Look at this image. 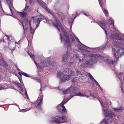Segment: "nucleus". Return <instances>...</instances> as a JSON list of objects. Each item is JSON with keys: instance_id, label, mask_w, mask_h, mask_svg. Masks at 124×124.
<instances>
[{"instance_id": "1", "label": "nucleus", "mask_w": 124, "mask_h": 124, "mask_svg": "<svg viewBox=\"0 0 124 124\" xmlns=\"http://www.w3.org/2000/svg\"><path fill=\"white\" fill-rule=\"evenodd\" d=\"M74 72L70 69H66L63 73L59 71L57 73L56 75L62 82H65L69 80L70 77L74 75Z\"/></svg>"}, {"instance_id": "2", "label": "nucleus", "mask_w": 124, "mask_h": 124, "mask_svg": "<svg viewBox=\"0 0 124 124\" xmlns=\"http://www.w3.org/2000/svg\"><path fill=\"white\" fill-rule=\"evenodd\" d=\"M56 117L54 118L53 121L55 122L57 124L68 122V120L67 119L68 117L66 116H63L61 117L56 116Z\"/></svg>"}, {"instance_id": "3", "label": "nucleus", "mask_w": 124, "mask_h": 124, "mask_svg": "<svg viewBox=\"0 0 124 124\" xmlns=\"http://www.w3.org/2000/svg\"><path fill=\"white\" fill-rule=\"evenodd\" d=\"M50 13L53 16V18L50 20L53 23L54 26L55 27L60 31V29L58 27V26H60V25L61 24L60 22L57 20V18L53 13V11H52Z\"/></svg>"}, {"instance_id": "4", "label": "nucleus", "mask_w": 124, "mask_h": 124, "mask_svg": "<svg viewBox=\"0 0 124 124\" xmlns=\"http://www.w3.org/2000/svg\"><path fill=\"white\" fill-rule=\"evenodd\" d=\"M64 35L65 38L64 40L65 43L64 45L66 46L67 48H68L70 45V42L74 41L75 39L72 36H69L66 32L64 33Z\"/></svg>"}, {"instance_id": "5", "label": "nucleus", "mask_w": 124, "mask_h": 124, "mask_svg": "<svg viewBox=\"0 0 124 124\" xmlns=\"http://www.w3.org/2000/svg\"><path fill=\"white\" fill-rule=\"evenodd\" d=\"M39 100L37 99L35 103H31V105H35L36 108L38 110H40L41 109V104H43V95H40L39 97Z\"/></svg>"}, {"instance_id": "6", "label": "nucleus", "mask_w": 124, "mask_h": 124, "mask_svg": "<svg viewBox=\"0 0 124 124\" xmlns=\"http://www.w3.org/2000/svg\"><path fill=\"white\" fill-rule=\"evenodd\" d=\"M113 51L114 52V56L116 58V61L118 60L119 56L124 55V49L123 48H120L117 51H115V50Z\"/></svg>"}, {"instance_id": "7", "label": "nucleus", "mask_w": 124, "mask_h": 124, "mask_svg": "<svg viewBox=\"0 0 124 124\" xmlns=\"http://www.w3.org/2000/svg\"><path fill=\"white\" fill-rule=\"evenodd\" d=\"M90 61L91 62H96L100 59H102L103 57L99 54H91L90 55Z\"/></svg>"}, {"instance_id": "8", "label": "nucleus", "mask_w": 124, "mask_h": 124, "mask_svg": "<svg viewBox=\"0 0 124 124\" xmlns=\"http://www.w3.org/2000/svg\"><path fill=\"white\" fill-rule=\"evenodd\" d=\"M57 108L58 111L60 113L63 114H66L67 113V110L64 106L58 105L57 106Z\"/></svg>"}, {"instance_id": "9", "label": "nucleus", "mask_w": 124, "mask_h": 124, "mask_svg": "<svg viewBox=\"0 0 124 124\" xmlns=\"http://www.w3.org/2000/svg\"><path fill=\"white\" fill-rule=\"evenodd\" d=\"M104 112L106 113V117L107 118H109L110 119H111L114 116V114L112 112L106 110H104Z\"/></svg>"}, {"instance_id": "10", "label": "nucleus", "mask_w": 124, "mask_h": 124, "mask_svg": "<svg viewBox=\"0 0 124 124\" xmlns=\"http://www.w3.org/2000/svg\"><path fill=\"white\" fill-rule=\"evenodd\" d=\"M105 20H103L101 21H99L98 23H99V24L97 22H96L106 32V27Z\"/></svg>"}, {"instance_id": "11", "label": "nucleus", "mask_w": 124, "mask_h": 124, "mask_svg": "<svg viewBox=\"0 0 124 124\" xmlns=\"http://www.w3.org/2000/svg\"><path fill=\"white\" fill-rule=\"evenodd\" d=\"M111 37L112 39H115L120 40H123L122 37L120 36L118 33H116L115 34H112L111 35Z\"/></svg>"}, {"instance_id": "12", "label": "nucleus", "mask_w": 124, "mask_h": 124, "mask_svg": "<svg viewBox=\"0 0 124 124\" xmlns=\"http://www.w3.org/2000/svg\"><path fill=\"white\" fill-rule=\"evenodd\" d=\"M112 122V120L109 118H106L104 119L101 122V124H110Z\"/></svg>"}, {"instance_id": "13", "label": "nucleus", "mask_w": 124, "mask_h": 124, "mask_svg": "<svg viewBox=\"0 0 124 124\" xmlns=\"http://www.w3.org/2000/svg\"><path fill=\"white\" fill-rule=\"evenodd\" d=\"M17 13L19 14L21 17L23 18H25L26 16L27 15V12L25 11H23L22 12H17Z\"/></svg>"}, {"instance_id": "14", "label": "nucleus", "mask_w": 124, "mask_h": 124, "mask_svg": "<svg viewBox=\"0 0 124 124\" xmlns=\"http://www.w3.org/2000/svg\"><path fill=\"white\" fill-rule=\"evenodd\" d=\"M112 109L116 112H121L122 110H124V108L122 106H121L118 108H113Z\"/></svg>"}, {"instance_id": "15", "label": "nucleus", "mask_w": 124, "mask_h": 124, "mask_svg": "<svg viewBox=\"0 0 124 124\" xmlns=\"http://www.w3.org/2000/svg\"><path fill=\"white\" fill-rule=\"evenodd\" d=\"M72 89L73 88L71 87H70L68 89L63 91V93L64 94H68L69 93Z\"/></svg>"}, {"instance_id": "16", "label": "nucleus", "mask_w": 124, "mask_h": 124, "mask_svg": "<svg viewBox=\"0 0 124 124\" xmlns=\"http://www.w3.org/2000/svg\"><path fill=\"white\" fill-rule=\"evenodd\" d=\"M81 65L83 66L84 65H85V66H84V67H86L88 66V65H92V63H91L90 61H86L83 64H81Z\"/></svg>"}, {"instance_id": "17", "label": "nucleus", "mask_w": 124, "mask_h": 124, "mask_svg": "<svg viewBox=\"0 0 124 124\" xmlns=\"http://www.w3.org/2000/svg\"><path fill=\"white\" fill-rule=\"evenodd\" d=\"M68 53L67 52L65 54V55H63V59H62V61L63 62H65L67 60V57H68Z\"/></svg>"}, {"instance_id": "18", "label": "nucleus", "mask_w": 124, "mask_h": 124, "mask_svg": "<svg viewBox=\"0 0 124 124\" xmlns=\"http://www.w3.org/2000/svg\"><path fill=\"white\" fill-rule=\"evenodd\" d=\"M39 5L43 8L45 9L47 7L46 4L45 3L39 1Z\"/></svg>"}, {"instance_id": "19", "label": "nucleus", "mask_w": 124, "mask_h": 124, "mask_svg": "<svg viewBox=\"0 0 124 124\" xmlns=\"http://www.w3.org/2000/svg\"><path fill=\"white\" fill-rule=\"evenodd\" d=\"M18 74L20 75L21 78H22V75H23V76H25L26 77H30V76L28 75L26 73L23 72L22 73L21 72H19L18 73Z\"/></svg>"}, {"instance_id": "20", "label": "nucleus", "mask_w": 124, "mask_h": 124, "mask_svg": "<svg viewBox=\"0 0 124 124\" xmlns=\"http://www.w3.org/2000/svg\"><path fill=\"white\" fill-rule=\"evenodd\" d=\"M76 96H85L87 98H88L90 97L89 96H87L86 95L82 94L81 93L79 92L78 93H77L75 95Z\"/></svg>"}, {"instance_id": "21", "label": "nucleus", "mask_w": 124, "mask_h": 124, "mask_svg": "<svg viewBox=\"0 0 124 124\" xmlns=\"http://www.w3.org/2000/svg\"><path fill=\"white\" fill-rule=\"evenodd\" d=\"M44 64V62H41L40 63V64H39L38 65V67L40 69H43L44 67L47 66L45 65L44 66L43 65Z\"/></svg>"}, {"instance_id": "22", "label": "nucleus", "mask_w": 124, "mask_h": 124, "mask_svg": "<svg viewBox=\"0 0 124 124\" xmlns=\"http://www.w3.org/2000/svg\"><path fill=\"white\" fill-rule=\"evenodd\" d=\"M103 12L106 16H108V10L105 8H104L103 10Z\"/></svg>"}, {"instance_id": "23", "label": "nucleus", "mask_w": 124, "mask_h": 124, "mask_svg": "<svg viewBox=\"0 0 124 124\" xmlns=\"http://www.w3.org/2000/svg\"><path fill=\"white\" fill-rule=\"evenodd\" d=\"M105 0L104 1L101 2V0H98L99 4L101 6L102 4H106V0Z\"/></svg>"}, {"instance_id": "24", "label": "nucleus", "mask_w": 124, "mask_h": 124, "mask_svg": "<svg viewBox=\"0 0 124 124\" xmlns=\"http://www.w3.org/2000/svg\"><path fill=\"white\" fill-rule=\"evenodd\" d=\"M3 66L7 70L9 69V68H10V66L6 63H4L3 64Z\"/></svg>"}, {"instance_id": "25", "label": "nucleus", "mask_w": 124, "mask_h": 124, "mask_svg": "<svg viewBox=\"0 0 124 124\" xmlns=\"http://www.w3.org/2000/svg\"><path fill=\"white\" fill-rule=\"evenodd\" d=\"M109 21H111V24L112 25V26H113V28H114V21L113 19L111 18H110L109 20Z\"/></svg>"}, {"instance_id": "26", "label": "nucleus", "mask_w": 124, "mask_h": 124, "mask_svg": "<svg viewBox=\"0 0 124 124\" xmlns=\"http://www.w3.org/2000/svg\"><path fill=\"white\" fill-rule=\"evenodd\" d=\"M69 100H66L65 101H63L59 105H62V106H64V104L66 103Z\"/></svg>"}, {"instance_id": "27", "label": "nucleus", "mask_w": 124, "mask_h": 124, "mask_svg": "<svg viewBox=\"0 0 124 124\" xmlns=\"http://www.w3.org/2000/svg\"><path fill=\"white\" fill-rule=\"evenodd\" d=\"M41 21V20H39V19L38 18V19H35L34 20V22L35 23H40V22Z\"/></svg>"}, {"instance_id": "28", "label": "nucleus", "mask_w": 124, "mask_h": 124, "mask_svg": "<svg viewBox=\"0 0 124 124\" xmlns=\"http://www.w3.org/2000/svg\"><path fill=\"white\" fill-rule=\"evenodd\" d=\"M86 92L87 93H88L90 95V96H91L92 97H93L94 98H95L96 97L95 96H94L93 94H91L90 93V92L89 90H87Z\"/></svg>"}, {"instance_id": "29", "label": "nucleus", "mask_w": 124, "mask_h": 124, "mask_svg": "<svg viewBox=\"0 0 124 124\" xmlns=\"http://www.w3.org/2000/svg\"><path fill=\"white\" fill-rule=\"evenodd\" d=\"M108 61L109 62V64H114L115 62V61H113L112 60H108Z\"/></svg>"}, {"instance_id": "30", "label": "nucleus", "mask_w": 124, "mask_h": 124, "mask_svg": "<svg viewBox=\"0 0 124 124\" xmlns=\"http://www.w3.org/2000/svg\"><path fill=\"white\" fill-rule=\"evenodd\" d=\"M38 18L39 19V20H41L42 21L45 19V17L44 16H42L41 18Z\"/></svg>"}, {"instance_id": "31", "label": "nucleus", "mask_w": 124, "mask_h": 124, "mask_svg": "<svg viewBox=\"0 0 124 124\" xmlns=\"http://www.w3.org/2000/svg\"><path fill=\"white\" fill-rule=\"evenodd\" d=\"M46 10H47V11L48 12V13H50L52 11L51 10H50V9H49L48 8H47V7H46V8L45 9Z\"/></svg>"}, {"instance_id": "32", "label": "nucleus", "mask_w": 124, "mask_h": 124, "mask_svg": "<svg viewBox=\"0 0 124 124\" xmlns=\"http://www.w3.org/2000/svg\"><path fill=\"white\" fill-rule=\"evenodd\" d=\"M94 81V83L99 86L100 88L101 87L99 85V84L97 82L95 79L93 80Z\"/></svg>"}, {"instance_id": "33", "label": "nucleus", "mask_w": 124, "mask_h": 124, "mask_svg": "<svg viewBox=\"0 0 124 124\" xmlns=\"http://www.w3.org/2000/svg\"><path fill=\"white\" fill-rule=\"evenodd\" d=\"M30 28V31H31V33L32 34L35 31V30H34V29H32L31 27V28Z\"/></svg>"}, {"instance_id": "34", "label": "nucleus", "mask_w": 124, "mask_h": 124, "mask_svg": "<svg viewBox=\"0 0 124 124\" xmlns=\"http://www.w3.org/2000/svg\"><path fill=\"white\" fill-rule=\"evenodd\" d=\"M29 6H27L26 5V6L24 9L23 10H24V11L26 10H27L29 8Z\"/></svg>"}, {"instance_id": "35", "label": "nucleus", "mask_w": 124, "mask_h": 124, "mask_svg": "<svg viewBox=\"0 0 124 124\" xmlns=\"http://www.w3.org/2000/svg\"><path fill=\"white\" fill-rule=\"evenodd\" d=\"M89 78L91 79H92L93 81L95 79L93 78L92 75L90 74H89Z\"/></svg>"}, {"instance_id": "36", "label": "nucleus", "mask_w": 124, "mask_h": 124, "mask_svg": "<svg viewBox=\"0 0 124 124\" xmlns=\"http://www.w3.org/2000/svg\"><path fill=\"white\" fill-rule=\"evenodd\" d=\"M83 13L86 16H89V14L88 12H87L85 13V12H83Z\"/></svg>"}, {"instance_id": "37", "label": "nucleus", "mask_w": 124, "mask_h": 124, "mask_svg": "<svg viewBox=\"0 0 124 124\" xmlns=\"http://www.w3.org/2000/svg\"><path fill=\"white\" fill-rule=\"evenodd\" d=\"M77 72V75H78L79 74H81V72L80 71H79L78 70H77L76 71Z\"/></svg>"}, {"instance_id": "38", "label": "nucleus", "mask_w": 124, "mask_h": 124, "mask_svg": "<svg viewBox=\"0 0 124 124\" xmlns=\"http://www.w3.org/2000/svg\"><path fill=\"white\" fill-rule=\"evenodd\" d=\"M27 110L26 109H22L21 110L20 112H24L27 111Z\"/></svg>"}, {"instance_id": "39", "label": "nucleus", "mask_w": 124, "mask_h": 124, "mask_svg": "<svg viewBox=\"0 0 124 124\" xmlns=\"http://www.w3.org/2000/svg\"><path fill=\"white\" fill-rule=\"evenodd\" d=\"M34 1L33 0H29V3L30 4L33 3Z\"/></svg>"}, {"instance_id": "40", "label": "nucleus", "mask_w": 124, "mask_h": 124, "mask_svg": "<svg viewBox=\"0 0 124 124\" xmlns=\"http://www.w3.org/2000/svg\"><path fill=\"white\" fill-rule=\"evenodd\" d=\"M15 83L18 86L20 85V84L18 82H16Z\"/></svg>"}, {"instance_id": "41", "label": "nucleus", "mask_w": 124, "mask_h": 124, "mask_svg": "<svg viewBox=\"0 0 124 124\" xmlns=\"http://www.w3.org/2000/svg\"><path fill=\"white\" fill-rule=\"evenodd\" d=\"M20 22H21V23H22V26H23V30H24V31H25V29H24V26L23 25V23H22V22L21 21H20Z\"/></svg>"}, {"instance_id": "42", "label": "nucleus", "mask_w": 124, "mask_h": 124, "mask_svg": "<svg viewBox=\"0 0 124 124\" xmlns=\"http://www.w3.org/2000/svg\"><path fill=\"white\" fill-rule=\"evenodd\" d=\"M31 20H30V21H29V26H30V27L31 28Z\"/></svg>"}, {"instance_id": "43", "label": "nucleus", "mask_w": 124, "mask_h": 124, "mask_svg": "<svg viewBox=\"0 0 124 124\" xmlns=\"http://www.w3.org/2000/svg\"><path fill=\"white\" fill-rule=\"evenodd\" d=\"M75 39L76 40H78V42L80 43H81V44H82V43H81L80 42V41H79V40L78 39V38L77 37H75Z\"/></svg>"}, {"instance_id": "44", "label": "nucleus", "mask_w": 124, "mask_h": 124, "mask_svg": "<svg viewBox=\"0 0 124 124\" xmlns=\"http://www.w3.org/2000/svg\"><path fill=\"white\" fill-rule=\"evenodd\" d=\"M60 39L61 40V41L62 42V36L61 35V34H60Z\"/></svg>"}, {"instance_id": "45", "label": "nucleus", "mask_w": 124, "mask_h": 124, "mask_svg": "<svg viewBox=\"0 0 124 124\" xmlns=\"http://www.w3.org/2000/svg\"><path fill=\"white\" fill-rule=\"evenodd\" d=\"M40 24V23H38L36 25V28H37L39 26V24Z\"/></svg>"}, {"instance_id": "46", "label": "nucleus", "mask_w": 124, "mask_h": 124, "mask_svg": "<svg viewBox=\"0 0 124 124\" xmlns=\"http://www.w3.org/2000/svg\"><path fill=\"white\" fill-rule=\"evenodd\" d=\"M3 89H4V88L3 87H0V90H3Z\"/></svg>"}, {"instance_id": "47", "label": "nucleus", "mask_w": 124, "mask_h": 124, "mask_svg": "<svg viewBox=\"0 0 124 124\" xmlns=\"http://www.w3.org/2000/svg\"><path fill=\"white\" fill-rule=\"evenodd\" d=\"M34 56L33 55H32V56H31V57L32 58H34Z\"/></svg>"}, {"instance_id": "48", "label": "nucleus", "mask_w": 124, "mask_h": 124, "mask_svg": "<svg viewBox=\"0 0 124 124\" xmlns=\"http://www.w3.org/2000/svg\"><path fill=\"white\" fill-rule=\"evenodd\" d=\"M122 86H121V91L122 92H123V90L122 89Z\"/></svg>"}, {"instance_id": "49", "label": "nucleus", "mask_w": 124, "mask_h": 124, "mask_svg": "<svg viewBox=\"0 0 124 124\" xmlns=\"http://www.w3.org/2000/svg\"><path fill=\"white\" fill-rule=\"evenodd\" d=\"M7 40H9V36H8V37H7Z\"/></svg>"}, {"instance_id": "50", "label": "nucleus", "mask_w": 124, "mask_h": 124, "mask_svg": "<svg viewBox=\"0 0 124 124\" xmlns=\"http://www.w3.org/2000/svg\"><path fill=\"white\" fill-rule=\"evenodd\" d=\"M39 91H40H40H42V87H41L40 89V90H39Z\"/></svg>"}, {"instance_id": "51", "label": "nucleus", "mask_w": 124, "mask_h": 124, "mask_svg": "<svg viewBox=\"0 0 124 124\" xmlns=\"http://www.w3.org/2000/svg\"><path fill=\"white\" fill-rule=\"evenodd\" d=\"M9 8H10V10L11 11V12L12 11V10L10 7H9Z\"/></svg>"}, {"instance_id": "52", "label": "nucleus", "mask_w": 124, "mask_h": 124, "mask_svg": "<svg viewBox=\"0 0 124 124\" xmlns=\"http://www.w3.org/2000/svg\"><path fill=\"white\" fill-rule=\"evenodd\" d=\"M16 68H17V70H18V71H20V69L18 68L17 67H16Z\"/></svg>"}, {"instance_id": "53", "label": "nucleus", "mask_w": 124, "mask_h": 124, "mask_svg": "<svg viewBox=\"0 0 124 124\" xmlns=\"http://www.w3.org/2000/svg\"><path fill=\"white\" fill-rule=\"evenodd\" d=\"M72 82H75V81H74V79H72Z\"/></svg>"}, {"instance_id": "54", "label": "nucleus", "mask_w": 124, "mask_h": 124, "mask_svg": "<svg viewBox=\"0 0 124 124\" xmlns=\"http://www.w3.org/2000/svg\"><path fill=\"white\" fill-rule=\"evenodd\" d=\"M28 53V54H29V55L30 56V57H31V56H32V55L31 54H29V53Z\"/></svg>"}, {"instance_id": "55", "label": "nucleus", "mask_w": 124, "mask_h": 124, "mask_svg": "<svg viewBox=\"0 0 124 124\" xmlns=\"http://www.w3.org/2000/svg\"><path fill=\"white\" fill-rule=\"evenodd\" d=\"M34 62L36 65H37V63L35 61H34Z\"/></svg>"}, {"instance_id": "56", "label": "nucleus", "mask_w": 124, "mask_h": 124, "mask_svg": "<svg viewBox=\"0 0 124 124\" xmlns=\"http://www.w3.org/2000/svg\"><path fill=\"white\" fill-rule=\"evenodd\" d=\"M5 36H6L7 37H8V36H9L8 35H6Z\"/></svg>"}, {"instance_id": "57", "label": "nucleus", "mask_w": 124, "mask_h": 124, "mask_svg": "<svg viewBox=\"0 0 124 124\" xmlns=\"http://www.w3.org/2000/svg\"><path fill=\"white\" fill-rule=\"evenodd\" d=\"M74 96V95H71V97L70 98H72V97H73V96Z\"/></svg>"}, {"instance_id": "58", "label": "nucleus", "mask_w": 124, "mask_h": 124, "mask_svg": "<svg viewBox=\"0 0 124 124\" xmlns=\"http://www.w3.org/2000/svg\"><path fill=\"white\" fill-rule=\"evenodd\" d=\"M76 17H77V16H75L74 17V19H75V18H76Z\"/></svg>"}, {"instance_id": "59", "label": "nucleus", "mask_w": 124, "mask_h": 124, "mask_svg": "<svg viewBox=\"0 0 124 124\" xmlns=\"http://www.w3.org/2000/svg\"><path fill=\"white\" fill-rule=\"evenodd\" d=\"M19 80H20V82H21V80L19 78Z\"/></svg>"}, {"instance_id": "60", "label": "nucleus", "mask_w": 124, "mask_h": 124, "mask_svg": "<svg viewBox=\"0 0 124 124\" xmlns=\"http://www.w3.org/2000/svg\"><path fill=\"white\" fill-rule=\"evenodd\" d=\"M6 1H9L10 0H6Z\"/></svg>"}, {"instance_id": "61", "label": "nucleus", "mask_w": 124, "mask_h": 124, "mask_svg": "<svg viewBox=\"0 0 124 124\" xmlns=\"http://www.w3.org/2000/svg\"><path fill=\"white\" fill-rule=\"evenodd\" d=\"M26 95V94H27V93H25Z\"/></svg>"}, {"instance_id": "62", "label": "nucleus", "mask_w": 124, "mask_h": 124, "mask_svg": "<svg viewBox=\"0 0 124 124\" xmlns=\"http://www.w3.org/2000/svg\"><path fill=\"white\" fill-rule=\"evenodd\" d=\"M93 22H92V21L91 22V23H93Z\"/></svg>"}, {"instance_id": "63", "label": "nucleus", "mask_w": 124, "mask_h": 124, "mask_svg": "<svg viewBox=\"0 0 124 124\" xmlns=\"http://www.w3.org/2000/svg\"><path fill=\"white\" fill-rule=\"evenodd\" d=\"M3 41L4 42H5V41H4V40H3Z\"/></svg>"}, {"instance_id": "64", "label": "nucleus", "mask_w": 124, "mask_h": 124, "mask_svg": "<svg viewBox=\"0 0 124 124\" xmlns=\"http://www.w3.org/2000/svg\"><path fill=\"white\" fill-rule=\"evenodd\" d=\"M120 74H122V73H120Z\"/></svg>"}]
</instances>
